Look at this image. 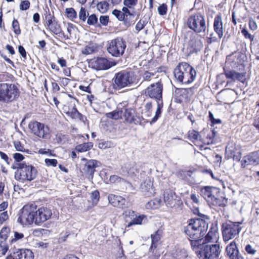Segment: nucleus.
<instances>
[{
	"instance_id": "57",
	"label": "nucleus",
	"mask_w": 259,
	"mask_h": 259,
	"mask_svg": "<svg viewBox=\"0 0 259 259\" xmlns=\"http://www.w3.org/2000/svg\"><path fill=\"white\" fill-rule=\"evenodd\" d=\"M9 249V246L6 244V241H0V252L3 255L6 254Z\"/></svg>"
},
{
	"instance_id": "59",
	"label": "nucleus",
	"mask_w": 259,
	"mask_h": 259,
	"mask_svg": "<svg viewBox=\"0 0 259 259\" xmlns=\"http://www.w3.org/2000/svg\"><path fill=\"white\" fill-rule=\"evenodd\" d=\"M137 3L135 0H123V2L124 6L128 7L130 9L134 8Z\"/></svg>"
},
{
	"instance_id": "33",
	"label": "nucleus",
	"mask_w": 259,
	"mask_h": 259,
	"mask_svg": "<svg viewBox=\"0 0 259 259\" xmlns=\"http://www.w3.org/2000/svg\"><path fill=\"white\" fill-rule=\"evenodd\" d=\"M193 90V88H175V96H182L183 97H186V96L190 93V92Z\"/></svg>"
},
{
	"instance_id": "16",
	"label": "nucleus",
	"mask_w": 259,
	"mask_h": 259,
	"mask_svg": "<svg viewBox=\"0 0 259 259\" xmlns=\"http://www.w3.org/2000/svg\"><path fill=\"white\" fill-rule=\"evenodd\" d=\"M140 191L146 197H151L155 193L153 184L149 178H147L140 185Z\"/></svg>"
},
{
	"instance_id": "60",
	"label": "nucleus",
	"mask_w": 259,
	"mask_h": 259,
	"mask_svg": "<svg viewBox=\"0 0 259 259\" xmlns=\"http://www.w3.org/2000/svg\"><path fill=\"white\" fill-rule=\"evenodd\" d=\"M99 21L102 25L104 26H107L109 21V17L107 15H102L99 18Z\"/></svg>"
},
{
	"instance_id": "41",
	"label": "nucleus",
	"mask_w": 259,
	"mask_h": 259,
	"mask_svg": "<svg viewBox=\"0 0 259 259\" xmlns=\"http://www.w3.org/2000/svg\"><path fill=\"white\" fill-rule=\"evenodd\" d=\"M203 46L200 40H195L194 41H192V48L193 53H197L200 51L202 49Z\"/></svg>"
},
{
	"instance_id": "43",
	"label": "nucleus",
	"mask_w": 259,
	"mask_h": 259,
	"mask_svg": "<svg viewBox=\"0 0 259 259\" xmlns=\"http://www.w3.org/2000/svg\"><path fill=\"white\" fill-rule=\"evenodd\" d=\"M109 3L106 1L101 2L97 4V8L102 13L106 12L109 8Z\"/></svg>"
},
{
	"instance_id": "29",
	"label": "nucleus",
	"mask_w": 259,
	"mask_h": 259,
	"mask_svg": "<svg viewBox=\"0 0 259 259\" xmlns=\"http://www.w3.org/2000/svg\"><path fill=\"white\" fill-rule=\"evenodd\" d=\"M156 102L157 105V109L156 110L154 116L150 121V124H152L153 123H155L158 119V118L161 116L162 112V108L163 107V101H157Z\"/></svg>"
},
{
	"instance_id": "5",
	"label": "nucleus",
	"mask_w": 259,
	"mask_h": 259,
	"mask_svg": "<svg viewBox=\"0 0 259 259\" xmlns=\"http://www.w3.org/2000/svg\"><path fill=\"white\" fill-rule=\"evenodd\" d=\"M37 206L33 204L25 205L19 211L17 222L23 226L31 225L33 223L36 225L35 209Z\"/></svg>"
},
{
	"instance_id": "4",
	"label": "nucleus",
	"mask_w": 259,
	"mask_h": 259,
	"mask_svg": "<svg viewBox=\"0 0 259 259\" xmlns=\"http://www.w3.org/2000/svg\"><path fill=\"white\" fill-rule=\"evenodd\" d=\"M37 174V170L32 165H27L22 162L18 164V168L15 172V179L20 182H31L34 180Z\"/></svg>"
},
{
	"instance_id": "47",
	"label": "nucleus",
	"mask_w": 259,
	"mask_h": 259,
	"mask_svg": "<svg viewBox=\"0 0 259 259\" xmlns=\"http://www.w3.org/2000/svg\"><path fill=\"white\" fill-rule=\"evenodd\" d=\"M217 132L215 131L214 129H213L211 131V134H208L206 137V141L203 142L204 144L209 145L213 143V138L216 135Z\"/></svg>"
},
{
	"instance_id": "22",
	"label": "nucleus",
	"mask_w": 259,
	"mask_h": 259,
	"mask_svg": "<svg viewBox=\"0 0 259 259\" xmlns=\"http://www.w3.org/2000/svg\"><path fill=\"white\" fill-rule=\"evenodd\" d=\"M245 73H239L234 70H231L228 72V79H230L234 81L238 80L244 83L245 81Z\"/></svg>"
},
{
	"instance_id": "36",
	"label": "nucleus",
	"mask_w": 259,
	"mask_h": 259,
	"mask_svg": "<svg viewBox=\"0 0 259 259\" xmlns=\"http://www.w3.org/2000/svg\"><path fill=\"white\" fill-rule=\"evenodd\" d=\"M65 16L71 21H74L77 17V12L73 8H67L65 9Z\"/></svg>"
},
{
	"instance_id": "53",
	"label": "nucleus",
	"mask_w": 259,
	"mask_h": 259,
	"mask_svg": "<svg viewBox=\"0 0 259 259\" xmlns=\"http://www.w3.org/2000/svg\"><path fill=\"white\" fill-rule=\"evenodd\" d=\"M126 202V199L123 197L120 196V199H118L116 205H115L114 207H117L121 208H125L127 207Z\"/></svg>"
},
{
	"instance_id": "19",
	"label": "nucleus",
	"mask_w": 259,
	"mask_h": 259,
	"mask_svg": "<svg viewBox=\"0 0 259 259\" xmlns=\"http://www.w3.org/2000/svg\"><path fill=\"white\" fill-rule=\"evenodd\" d=\"M226 203L227 199L225 193L224 192H221L218 189V192L214 194V198L212 199L211 203L214 205L224 207L226 206Z\"/></svg>"
},
{
	"instance_id": "42",
	"label": "nucleus",
	"mask_w": 259,
	"mask_h": 259,
	"mask_svg": "<svg viewBox=\"0 0 259 259\" xmlns=\"http://www.w3.org/2000/svg\"><path fill=\"white\" fill-rule=\"evenodd\" d=\"M10 229L7 227H3L0 232V241H6L8 237Z\"/></svg>"
},
{
	"instance_id": "46",
	"label": "nucleus",
	"mask_w": 259,
	"mask_h": 259,
	"mask_svg": "<svg viewBox=\"0 0 259 259\" xmlns=\"http://www.w3.org/2000/svg\"><path fill=\"white\" fill-rule=\"evenodd\" d=\"M14 145L17 151L22 152H26L27 153H29V150L26 149L23 145H22L20 141H15L14 142Z\"/></svg>"
},
{
	"instance_id": "44",
	"label": "nucleus",
	"mask_w": 259,
	"mask_h": 259,
	"mask_svg": "<svg viewBox=\"0 0 259 259\" xmlns=\"http://www.w3.org/2000/svg\"><path fill=\"white\" fill-rule=\"evenodd\" d=\"M144 116L146 117H149L152 115V103L149 102H147L144 106Z\"/></svg>"
},
{
	"instance_id": "25",
	"label": "nucleus",
	"mask_w": 259,
	"mask_h": 259,
	"mask_svg": "<svg viewBox=\"0 0 259 259\" xmlns=\"http://www.w3.org/2000/svg\"><path fill=\"white\" fill-rule=\"evenodd\" d=\"M112 14L119 20L122 21L123 24L126 27H128L132 24V22L129 19L124 18L122 11L117 9H114L112 11Z\"/></svg>"
},
{
	"instance_id": "3",
	"label": "nucleus",
	"mask_w": 259,
	"mask_h": 259,
	"mask_svg": "<svg viewBox=\"0 0 259 259\" xmlns=\"http://www.w3.org/2000/svg\"><path fill=\"white\" fill-rule=\"evenodd\" d=\"M20 92L17 84L0 83V102L9 104L16 101Z\"/></svg>"
},
{
	"instance_id": "1",
	"label": "nucleus",
	"mask_w": 259,
	"mask_h": 259,
	"mask_svg": "<svg viewBox=\"0 0 259 259\" xmlns=\"http://www.w3.org/2000/svg\"><path fill=\"white\" fill-rule=\"evenodd\" d=\"M188 225L184 231L189 238L198 239L202 238L208 228V223L203 219H192L189 220Z\"/></svg>"
},
{
	"instance_id": "26",
	"label": "nucleus",
	"mask_w": 259,
	"mask_h": 259,
	"mask_svg": "<svg viewBox=\"0 0 259 259\" xmlns=\"http://www.w3.org/2000/svg\"><path fill=\"white\" fill-rule=\"evenodd\" d=\"M47 26L49 27V29L55 34L59 35L60 34H62L64 35L65 39L69 38L68 36H66L64 35V33L62 30L60 24H58V22L56 21V20H53V22H52V23L50 24V25Z\"/></svg>"
},
{
	"instance_id": "54",
	"label": "nucleus",
	"mask_w": 259,
	"mask_h": 259,
	"mask_svg": "<svg viewBox=\"0 0 259 259\" xmlns=\"http://www.w3.org/2000/svg\"><path fill=\"white\" fill-rule=\"evenodd\" d=\"M189 139L191 140H196L198 139H199L200 141L201 140V139H200V136H199V133L195 130H193L192 131H189Z\"/></svg>"
},
{
	"instance_id": "28",
	"label": "nucleus",
	"mask_w": 259,
	"mask_h": 259,
	"mask_svg": "<svg viewBox=\"0 0 259 259\" xmlns=\"http://www.w3.org/2000/svg\"><path fill=\"white\" fill-rule=\"evenodd\" d=\"M161 237V231L159 230H157L155 232L154 234L151 235V245L150 248L155 249L157 246V244L159 241L160 240Z\"/></svg>"
},
{
	"instance_id": "2",
	"label": "nucleus",
	"mask_w": 259,
	"mask_h": 259,
	"mask_svg": "<svg viewBox=\"0 0 259 259\" xmlns=\"http://www.w3.org/2000/svg\"><path fill=\"white\" fill-rule=\"evenodd\" d=\"M174 74L178 81L188 84L195 79L196 71L189 63L181 62L175 68Z\"/></svg>"
},
{
	"instance_id": "6",
	"label": "nucleus",
	"mask_w": 259,
	"mask_h": 259,
	"mask_svg": "<svg viewBox=\"0 0 259 259\" xmlns=\"http://www.w3.org/2000/svg\"><path fill=\"white\" fill-rule=\"evenodd\" d=\"M113 88L120 90L134 83V72L122 70L115 74L112 79Z\"/></svg>"
},
{
	"instance_id": "50",
	"label": "nucleus",
	"mask_w": 259,
	"mask_h": 259,
	"mask_svg": "<svg viewBox=\"0 0 259 259\" xmlns=\"http://www.w3.org/2000/svg\"><path fill=\"white\" fill-rule=\"evenodd\" d=\"M109 181L111 183H125L126 181L121 178V177L116 176V175H112L111 176L109 179Z\"/></svg>"
},
{
	"instance_id": "40",
	"label": "nucleus",
	"mask_w": 259,
	"mask_h": 259,
	"mask_svg": "<svg viewBox=\"0 0 259 259\" xmlns=\"http://www.w3.org/2000/svg\"><path fill=\"white\" fill-rule=\"evenodd\" d=\"M98 22V18L95 14H92L91 15H88L87 19V23L89 25L95 26Z\"/></svg>"
},
{
	"instance_id": "31",
	"label": "nucleus",
	"mask_w": 259,
	"mask_h": 259,
	"mask_svg": "<svg viewBox=\"0 0 259 259\" xmlns=\"http://www.w3.org/2000/svg\"><path fill=\"white\" fill-rule=\"evenodd\" d=\"M202 238H198V239H193L189 238L191 242L192 248L195 251L196 253L198 254L199 251L200 250V246L203 245L205 243L202 242L201 243Z\"/></svg>"
},
{
	"instance_id": "64",
	"label": "nucleus",
	"mask_w": 259,
	"mask_h": 259,
	"mask_svg": "<svg viewBox=\"0 0 259 259\" xmlns=\"http://www.w3.org/2000/svg\"><path fill=\"white\" fill-rule=\"evenodd\" d=\"M241 33L245 38L249 39L251 41H253L254 36L250 34L246 29H243L241 30Z\"/></svg>"
},
{
	"instance_id": "63",
	"label": "nucleus",
	"mask_w": 259,
	"mask_h": 259,
	"mask_svg": "<svg viewBox=\"0 0 259 259\" xmlns=\"http://www.w3.org/2000/svg\"><path fill=\"white\" fill-rule=\"evenodd\" d=\"M78 111L76 108L75 106L73 107L72 110L71 111H68L66 114L71 117L72 118H76V116H77V114H78Z\"/></svg>"
},
{
	"instance_id": "9",
	"label": "nucleus",
	"mask_w": 259,
	"mask_h": 259,
	"mask_svg": "<svg viewBox=\"0 0 259 259\" xmlns=\"http://www.w3.org/2000/svg\"><path fill=\"white\" fill-rule=\"evenodd\" d=\"M122 117L124 118L125 121L130 124L144 126L148 122L143 116L138 115L135 110L132 108L122 106Z\"/></svg>"
},
{
	"instance_id": "20",
	"label": "nucleus",
	"mask_w": 259,
	"mask_h": 259,
	"mask_svg": "<svg viewBox=\"0 0 259 259\" xmlns=\"http://www.w3.org/2000/svg\"><path fill=\"white\" fill-rule=\"evenodd\" d=\"M239 253L236 242L234 240L228 246V256L230 259H243V257L239 255Z\"/></svg>"
},
{
	"instance_id": "45",
	"label": "nucleus",
	"mask_w": 259,
	"mask_h": 259,
	"mask_svg": "<svg viewBox=\"0 0 259 259\" xmlns=\"http://www.w3.org/2000/svg\"><path fill=\"white\" fill-rule=\"evenodd\" d=\"M147 23L148 21L146 18H143L140 19L136 25V29L138 31V32H139L144 28Z\"/></svg>"
},
{
	"instance_id": "10",
	"label": "nucleus",
	"mask_w": 259,
	"mask_h": 259,
	"mask_svg": "<svg viewBox=\"0 0 259 259\" xmlns=\"http://www.w3.org/2000/svg\"><path fill=\"white\" fill-rule=\"evenodd\" d=\"M126 47L125 41L121 37H117L112 40L107 51L112 56L118 57L122 56Z\"/></svg>"
},
{
	"instance_id": "14",
	"label": "nucleus",
	"mask_w": 259,
	"mask_h": 259,
	"mask_svg": "<svg viewBox=\"0 0 259 259\" xmlns=\"http://www.w3.org/2000/svg\"><path fill=\"white\" fill-rule=\"evenodd\" d=\"M36 225H40L45 222L49 220L52 215V211L50 207L41 206L35 209Z\"/></svg>"
},
{
	"instance_id": "11",
	"label": "nucleus",
	"mask_w": 259,
	"mask_h": 259,
	"mask_svg": "<svg viewBox=\"0 0 259 259\" xmlns=\"http://www.w3.org/2000/svg\"><path fill=\"white\" fill-rule=\"evenodd\" d=\"M28 128L31 133L39 138L46 139L49 136V127L42 123L37 121H31L28 124Z\"/></svg>"
},
{
	"instance_id": "39",
	"label": "nucleus",
	"mask_w": 259,
	"mask_h": 259,
	"mask_svg": "<svg viewBox=\"0 0 259 259\" xmlns=\"http://www.w3.org/2000/svg\"><path fill=\"white\" fill-rule=\"evenodd\" d=\"M89 13L86 9L81 7L78 14L79 19L81 22H85L89 15Z\"/></svg>"
},
{
	"instance_id": "35",
	"label": "nucleus",
	"mask_w": 259,
	"mask_h": 259,
	"mask_svg": "<svg viewBox=\"0 0 259 259\" xmlns=\"http://www.w3.org/2000/svg\"><path fill=\"white\" fill-rule=\"evenodd\" d=\"M93 147L92 142H87L77 145L75 149L79 152H83L90 150Z\"/></svg>"
},
{
	"instance_id": "62",
	"label": "nucleus",
	"mask_w": 259,
	"mask_h": 259,
	"mask_svg": "<svg viewBox=\"0 0 259 259\" xmlns=\"http://www.w3.org/2000/svg\"><path fill=\"white\" fill-rule=\"evenodd\" d=\"M129 9L130 8L128 7H127L126 6H124L122 8V13L123 14L125 19H128V16H134V15L131 12Z\"/></svg>"
},
{
	"instance_id": "55",
	"label": "nucleus",
	"mask_w": 259,
	"mask_h": 259,
	"mask_svg": "<svg viewBox=\"0 0 259 259\" xmlns=\"http://www.w3.org/2000/svg\"><path fill=\"white\" fill-rule=\"evenodd\" d=\"M30 3L28 0L22 1L20 4V9L21 11H26L30 8Z\"/></svg>"
},
{
	"instance_id": "48",
	"label": "nucleus",
	"mask_w": 259,
	"mask_h": 259,
	"mask_svg": "<svg viewBox=\"0 0 259 259\" xmlns=\"http://www.w3.org/2000/svg\"><path fill=\"white\" fill-rule=\"evenodd\" d=\"M12 27L14 32L17 35L21 34V29L20 28L19 23L17 20L14 19L12 22Z\"/></svg>"
},
{
	"instance_id": "13",
	"label": "nucleus",
	"mask_w": 259,
	"mask_h": 259,
	"mask_svg": "<svg viewBox=\"0 0 259 259\" xmlns=\"http://www.w3.org/2000/svg\"><path fill=\"white\" fill-rule=\"evenodd\" d=\"M82 160L85 161L82 168V172L89 179L92 180L96 168L101 165V162L97 160L87 159L85 158H83Z\"/></svg>"
},
{
	"instance_id": "23",
	"label": "nucleus",
	"mask_w": 259,
	"mask_h": 259,
	"mask_svg": "<svg viewBox=\"0 0 259 259\" xmlns=\"http://www.w3.org/2000/svg\"><path fill=\"white\" fill-rule=\"evenodd\" d=\"M121 106H122V104L120 103L118 104L116 110H114L112 112L107 113L106 114V116L109 118L115 120L121 119L122 118L123 114L122 107H121Z\"/></svg>"
},
{
	"instance_id": "30",
	"label": "nucleus",
	"mask_w": 259,
	"mask_h": 259,
	"mask_svg": "<svg viewBox=\"0 0 259 259\" xmlns=\"http://www.w3.org/2000/svg\"><path fill=\"white\" fill-rule=\"evenodd\" d=\"M20 259H33L34 255L31 250L28 249H21L17 251Z\"/></svg>"
},
{
	"instance_id": "52",
	"label": "nucleus",
	"mask_w": 259,
	"mask_h": 259,
	"mask_svg": "<svg viewBox=\"0 0 259 259\" xmlns=\"http://www.w3.org/2000/svg\"><path fill=\"white\" fill-rule=\"evenodd\" d=\"M192 171L191 170L182 171L179 174L180 178L184 180H187L192 176Z\"/></svg>"
},
{
	"instance_id": "18",
	"label": "nucleus",
	"mask_w": 259,
	"mask_h": 259,
	"mask_svg": "<svg viewBox=\"0 0 259 259\" xmlns=\"http://www.w3.org/2000/svg\"><path fill=\"white\" fill-rule=\"evenodd\" d=\"M94 67L97 70H107L112 67L111 63L105 58H98L93 62Z\"/></svg>"
},
{
	"instance_id": "32",
	"label": "nucleus",
	"mask_w": 259,
	"mask_h": 259,
	"mask_svg": "<svg viewBox=\"0 0 259 259\" xmlns=\"http://www.w3.org/2000/svg\"><path fill=\"white\" fill-rule=\"evenodd\" d=\"M161 202L162 201L160 199L155 198L148 202L146 204V207L147 209H157L160 206Z\"/></svg>"
},
{
	"instance_id": "8",
	"label": "nucleus",
	"mask_w": 259,
	"mask_h": 259,
	"mask_svg": "<svg viewBox=\"0 0 259 259\" xmlns=\"http://www.w3.org/2000/svg\"><path fill=\"white\" fill-rule=\"evenodd\" d=\"M220 252L219 245L205 243L200 246L198 257L199 259H218Z\"/></svg>"
},
{
	"instance_id": "15",
	"label": "nucleus",
	"mask_w": 259,
	"mask_h": 259,
	"mask_svg": "<svg viewBox=\"0 0 259 259\" xmlns=\"http://www.w3.org/2000/svg\"><path fill=\"white\" fill-rule=\"evenodd\" d=\"M241 163L242 167H245L246 165L249 164H259V150L253 152L244 156Z\"/></svg>"
},
{
	"instance_id": "58",
	"label": "nucleus",
	"mask_w": 259,
	"mask_h": 259,
	"mask_svg": "<svg viewBox=\"0 0 259 259\" xmlns=\"http://www.w3.org/2000/svg\"><path fill=\"white\" fill-rule=\"evenodd\" d=\"M167 5L165 4H162L158 7V12L160 15H165L167 13Z\"/></svg>"
},
{
	"instance_id": "7",
	"label": "nucleus",
	"mask_w": 259,
	"mask_h": 259,
	"mask_svg": "<svg viewBox=\"0 0 259 259\" xmlns=\"http://www.w3.org/2000/svg\"><path fill=\"white\" fill-rule=\"evenodd\" d=\"M187 25L196 33L204 32L206 28L204 17L200 13L191 15L188 19Z\"/></svg>"
},
{
	"instance_id": "34",
	"label": "nucleus",
	"mask_w": 259,
	"mask_h": 259,
	"mask_svg": "<svg viewBox=\"0 0 259 259\" xmlns=\"http://www.w3.org/2000/svg\"><path fill=\"white\" fill-rule=\"evenodd\" d=\"M146 216L144 214L137 215L126 225V228H130L133 225H141L142 221Z\"/></svg>"
},
{
	"instance_id": "21",
	"label": "nucleus",
	"mask_w": 259,
	"mask_h": 259,
	"mask_svg": "<svg viewBox=\"0 0 259 259\" xmlns=\"http://www.w3.org/2000/svg\"><path fill=\"white\" fill-rule=\"evenodd\" d=\"M176 194L171 190H166L164 192L163 199L166 206L172 207L174 206Z\"/></svg>"
},
{
	"instance_id": "49",
	"label": "nucleus",
	"mask_w": 259,
	"mask_h": 259,
	"mask_svg": "<svg viewBox=\"0 0 259 259\" xmlns=\"http://www.w3.org/2000/svg\"><path fill=\"white\" fill-rule=\"evenodd\" d=\"M109 202L113 206L116 205L118 199H120V196L116 195L114 194H109L108 197Z\"/></svg>"
},
{
	"instance_id": "56",
	"label": "nucleus",
	"mask_w": 259,
	"mask_h": 259,
	"mask_svg": "<svg viewBox=\"0 0 259 259\" xmlns=\"http://www.w3.org/2000/svg\"><path fill=\"white\" fill-rule=\"evenodd\" d=\"M193 212L194 214H197L199 217L198 219H204L205 222H209V218L205 214H203L199 212L198 208H196L194 209Z\"/></svg>"
},
{
	"instance_id": "24",
	"label": "nucleus",
	"mask_w": 259,
	"mask_h": 259,
	"mask_svg": "<svg viewBox=\"0 0 259 259\" xmlns=\"http://www.w3.org/2000/svg\"><path fill=\"white\" fill-rule=\"evenodd\" d=\"M214 30L218 34L219 37L221 38L223 36V23L221 16L217 15L214 20L213 23Z\"/></svg>"
},
{
	"instance_id": "12",
	"label": "nucleus",
	"mask_w": 259,
	"mask_h": 259,
	"mask_svg": "<svg viewBox=\"0 0 259 259\" xmlns=\"http://www.w3.org/2000/svg\"><path fill=\"white\" fill-rule=\"evenodd\" d=\"M163 84L161 81L151 84L145 90L146 96L156 100V102L162 100Z\"/></svg>"
},
{
	"instance_id": "61",
	"label": "nucleus",
	"mask_w": 259,
	"mask_h": 259,
	"mask_svg": "<svg viewBox=\"0 0 259 259\" xmlns=\"http://www.w3.org/2000/svg\"><path fill=\"white\" fill-rule=\"evenodd\" d=\"M45 164L48 166H54L55 167L57 166L58 164V161L57 159H49V158H46L45 160Z\"/></svg>"
},
{
	"instance_id": "27",
	"label": "nucleus",
	"mask_w": 259,
	"mask_h": 259,
	"mask_svg": "<svg viewBox=\"0 0 259 259\" xmlns=\"http://www.w3.org/2000/svg\"><path fill=\"white\" fill-rule=\"evenodd\" d=\"M229 152L230 153H228V159L231 158L236 161H239L240 160L241 153L239 146H238V148L235 147L234 148L230 149Z\"/></svg>"
},
{
	"instance_id": "17",
	"label": "nucleus",
	"mask_w": 259,
	"mask_h": 259,
	"mask_svg": "<svg viewBox=\"0 0 259 259\" xmlns=\"http://www.w3.org/2000/svg\"><path fill=\"white\" fill-rule=\"evenodd\" d=\"M217 192H218V189L215 187L205 186L201 188L200 195L207 202L211 203L212 199L214 198V194Z\"/></svg>"
},
{
	"instance_id": "37",
	"label": "nucleus",
	"mask_w": 259,
	"mask_h": 259,
	"mask_svg": "<svg viewBox=\"0 0 259 259\" xmlns=\"http://www.w3.org/2000/svg\"><path fill=\"white\" fill-rule=\"evenodd\" d=\"M239 231L237 227L232 228L231 225L228 224V241L238 234Z\"/></svg>"
},
{
	"instance_id": "38",
	"label": "nucleus",
	"mask_w": 259,
	"mask_h": 259,
	"mask_svg": "<svg viewBox=\"0 0 259 259\" xmlns=\"http://www.w3.org/2000/svg\"><path fill=\"white\" fill-rule=\"evenodd\" d=\"M55 140L58 144H64L68 141V136L62 133H57L56 135Z\"/></svg>"
},
{
	"instance_id": "51",
	"label": "nucleus",
	"mask_w": 259,
	"mask_h": 259,
	"mask_svg": "<svg viewBox=\"0 0 259 259\" xmlns=\"http://www.w3.org/2000/svg\"><path fill=\"white\" fill-rule=\"evenodd\" d=\"M91 199L93 204H96L100 198V193L98 190H95L91 193Z\"/></svg>"
}]
</instances>
